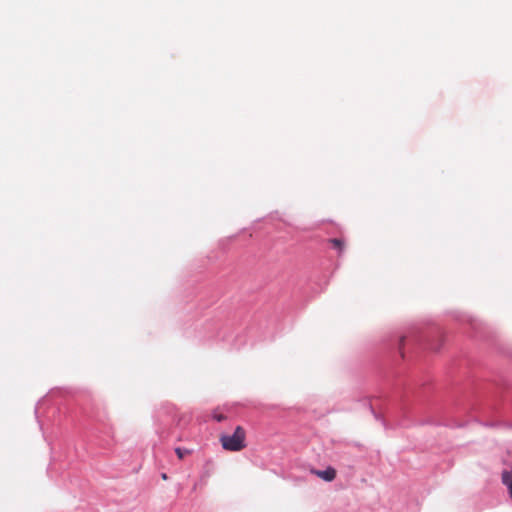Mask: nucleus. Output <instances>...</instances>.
Returning <instances> with one entry per match:
<instances>
[{"label":"nucleus","mask_w":512,"mask_h":512,"mask_svg":"<svg viewBox=\"0 0 512 512\" xmlns=\"http://www.w3.org/2000/svg\"><path fill=\"white\" fill-rule=\"evenodd\" d=\"M245 431L242 427L237 426L232 435H222L220 442L222 447L228 451H240L245 447Z\"/></svg>","instance_id":"obj_1"},{"label":"nucleus","mask_w":512,"mask_h":512,"mask_svg":"<svg viewBox=\"0 0 512 512\" xmlns=\"http://www.w3.org/2000/svg\"><path fill=\"white\" fill-rule=\"evenodd\" d=\"M311 472L327 482L333 481L336 477V471L332 467H328L325 470H314L313 469V470H311Z\"/></svg>","instance_id":"obj_2"},{"label":"nucleus","mask_w":512,"mask_h":512,"mask_svg":"<svg viewBox=\"0 0 512 512\" xmlns=\"http://www.w3.org/2000/svg\"><path fill=\"white\" fill-rule=\"evenodd\" d=\"M502 483L506 486L508 493L512 499V469L504 470L501 474Z\"/></svg>","instance_id":"obj_3"},{"label":"nucleus","mask_w":512,"mask_h":512,"mask_svg":"<svg viewBox=\"0 0 512 512\" xmlns=\"http://www.w3.org/2000/svg\"><path fill=\"white\" fill-rule=\"evenodd\" d=\"M329 243L332 245L334 249L338 251L339 254H341L344 251L345 244L341 238L329 239Z\"/></svg>","instance_id":"obj_4"},{"label":"nucleus","mask_w":512,"mask_h":512,"mask_svg":"<svg viewBox=\"0 0 512 512\" xmlns=\"http://www.w3.org/2000/svg\"><path fill=\"white\" fill-rule=\"evenodd\" d=\"M405 343H406V337L405 336L400 337L398 345H399V351L403 358H404V353H405L404 352Z\"/></svg>","instance_id":"obj_5"},{"label":"nucleus","mask_w":512,"mask_h":512,"mask_svg":"<svg viewBox=\"0 0 512 512\" xmlns=\"http://www.w3.org/2000/svg\"><path fill=\"white\" fill-rule=\"evenodd\" d=\"M175 452H176L177 456H178L180 459H182L186 454H188V453H189V451H188V450L181 449V448H179V447L175 449Z\"/></svg>","instance_id":"obj_6"},{"label":"nucleus","mask_w":512,"mask_h":512,"mask_svg":"<svg viewBox=\"0 0 512 512\" xmlns=\"http://www.w3.org/2000/svg\"><path fill=\"white\" fill-rule=\"evenodd\" d=\"M213 419L216 420L217 422H222L226 419V416L221 414V413H213Z\"/></svg>","instance_id":"obj_7"},{"label":"nucleus","mask_w":512,"mask_h":512,"mask_svg":"<svg viewBox=\"0 0 512 512\" xmlns=\"http://www.w3.org/2000/svg\"><path fill=\"white\" fill-rule=\"evenodd\" d=\"M370 410H371V412L373 413L374 417H375L376 419H378V420H381V421H382V423H383V425H385V421L381 418V416H380V415H378V414L374 411V409L372 408V406H370Z\"/></svg>","instance_id":"obj_8"},{"label":"nucleus","mask_w":512,"mask_h":512,"mask_svg":"<svg viewBox=\"0 0 512 512\" xmlns=\"http://www.w3.org/2000/svg\"><path fill=\"white\" fill-rule=\"evenodd\" d=\"M44 403V400H40L35 408V415L38 418V411L40 409V406Z\"/></svg>","instance_id":"obj_9"},{"label":"nucleus","mask_w":512,"mask_h":512,"mask_svg":"<svg viewBox=\"0 0 512 512\" xmlns=\"http://www.w3.org/2000/svg\"><path fill=\"white\" fill-rule=\"evenodd\" d=\"M427 346H429L430 349L432 350H438L440 346H433V345H430V344H426Z\"/></svg>","instance_id":"obj_10"},{"label":"nucleus","mask_w":512,"mask_h":512,"mask_svg":"<svg viewBox=\"0 0 512 512\" xmlns=\"http://www.w3.org/2000/svg\"><path fill=\"white\" fill-rule=\"evenodd\" d=\"M162 478H163V479H167L166 474H162Z\"/></svg>","instance_id":"obj_11"}]
</instances>
